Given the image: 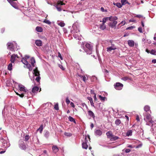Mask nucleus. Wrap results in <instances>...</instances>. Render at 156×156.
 <instances>
[{"label":"nucleus","instance_id":"nucleus-1","mask_svg":"<svg viewBox=\"0 0 156 156\" xmlns=\"http://www.w3.org/2000/svg\"><path fill=\"white\" fill-rule=\"evenodd\" d=\"M87 49H85V51L87 54L91 55L93 51V47L90 44L87 43L85 45Z\"/></svg>","mask_w":156,"mask_h":156},{"label":"nucleus","instance_id":"nucleus-2","mask_svg":"<svg viewBox=\"0 0 156 156\" xmlns=\"http://www.w3.org/2000/svg\"><path fill=\"white\" fill-rule=\"evenodd\" d=\"M144 115L146 117V118H144V120L146 121L147 122H149L150 123H152L153 122L152 119L151 115L150 113L149 112L145 113L144 114Z\"/></svg>","mask_w":156,"mask_h":156},{"label":"nucleus","instance_id":"nucleus-3","mask_svg":"<svg viewBox=\"0 0 156 156\" xmlns=\"http://www.w3.org/2000/svg\"><path fill=\"white\" fill-rule=\"evenodd\" d=\"M118 19V18L116 16H111L109 17H104L102 21H100V22H102L103 24H105V23L106 22V21L109 20L110 21H111L112 20H117Z\"/></svg>","mask_w":156,"mask_h":156},{"label":"nucleus","instance_id":"nucleus-4","mask_svg":"<svg viewBox=\"0 0 156 156\" xmlns=\"http://www.w3.org/2000/svg\"><path fill=\"white\" fill-rule=\"evenodd\" d=\"M116 20H112L111 21H112L109 23L108 25L110 27L114 29H118L119 27H116V25L117 24V22L116 21Z\"/></svg>","mask_w":156,"mask_h":156},{"label":"nucleus","instance_id":"nucleus-5","mask_svg":"<svg viewBox=\"0 0 156 156\" xmlns=\"http://www.w3.org/2000/svg\"><path fill=\"white\" fill-rule=\"evenodd\" d=\"M21 62L25 65H26L27 67L29 69V70H32V67L31 65L29 64L26 58H23L21 60Z\"/></svg>","mask_w":156,"mask_h":156},{"label":"nucleus","instance_id":"nucleus-6","mask_svg":"<svg viewBox=\"0 0 156 156\" xmlns=\"http://www.w3.org/2000/svg\"><path fill=\"white\" fill-rule=\"evenodd\" d=\"M123 86V84L122 83L119 82H117L114 85V87L116 90H120L122 89Z\"/></svg>","mask_w":156,"mask_h":156},{"label":"nucleus","instance_id":"nucleus-7","mask_svg":"<svg viewBox=\"0 0 156 156\" xmlns=\"http://www.w3.org/2000/svg\"><path fill=\"white\" fill-rule=\"evenodd\" d=\"M20 142L19 146L20 148L21 149L25 150L27 147L25 144L22 140L20 141Z\"/></svg>","mask_w":156,"mask_h":156},{"label":"nucleus","instance_id":"nucleus-8","mask_svg":"<svg viewBox=\"0 0 156 156\" xmlns=\"http://www.w3.org/2000/svg\"><path fill=\"white\" fill-rule=\"evenodd\" d=\"M7 48L11 51L14 50V46L13 44L11 42H8L7 44Z\"/></svg>","mask_w":156,"mask_h":156},{"label":"nucleus","instance_id":"nucleus-9","mask_svg":"<svg viewBox=\"0 0 156 156\" xmlns=\"http://www.w3.org/2000/svg\"><path fill=\"white\" fill-rule=\"evenodd\" d=\"M7 1L10 3L11 5L15 9L18 8V6L16 3L13 0H7Z\"/></svg>","mask_w":156,"mask_h":156},{"label":"nucleus","instance_id":"nucleus-10","mask_svg":"<svg viewBox=\"0 0 156 156\" xmlns=\"http://www.w3.org/2000/svg\"><path fill=\"white\" fill-rule=\"evenodd\" d=\"M102 131L99 129H95L94 130V134L96 136H100L102 135Z\"/></svg>","mask_w":156,"mask_h":156},{"label":"nucleus","instance_id":"nucleus-11","mask_svg":"<svg viewBox=\"0 0 156 156\" xmlns=\"http://www.w3.org/2000/svg\"><path fill=\"white\" fill-rule=\"evenodd\" d=\"M36 45L38 47L41 46L42 45V42L40 40H37L35 41Z\"/></svg>","mask_w":156,"mask_h":156},{"label":"nucleus","instance_id":"nucleus-12","mask_svg":"<svg viewBox=\"0 0 156 156\" xmlns=\"http://www.w3.org/2000/svg\"><path fill=\"white\" fill-rule=\"evenodd\" d=\"M33 74L35 76H40V74L39 71L38 70L37 68L36 67L35 69L33 70Z\"/></svg>","mask_w":156,"mask_h":156},{"label":"nucleus","instance_id":"nucleus-13","mask_svg":"<svg viewBox=\"0 0 156 156\" xmlns=\"http://www.w3.org/2000/svg\"><path fill=\"white\" fill-rule=\"evenodd\" d=\"M19 89L20 91H23L26 93V87L23 85H19L18 86Z\"/></svg>","mask_w":156,"mask_h":156},{"label":"nucleus","instance_id":"nucleus-14","mask_svg":"<svg viewBox=\"0 0 156 156\" xmlns=\"http://www.w3.org/2000/svg\"><path fill=\"white\" fill-rule=\"evenodd\" d=\"M144 110L146 112L145 113L149 112L150 113H151V111L150 110V107L148 105H146L144 108Z\"/></svg>","mask_w":156,"mask_h":156},{"label":"nucleus","instance_id":"nucleus-15","mask_svg":"<svg viewBox=\"0 0 156 156\" xmlns=\"http://www.w3.org/2000/svg\"><path fill=\"white\" fill-rule=\"evenodd\" d=\"M106 135L107 136V138L110 139L113 134L112 133V132L111 131H109L107 132L106 133Z\"/></svg>","mask_w":156,"mask_h":156},{"label":"nucleus","instance_id":"nucleus-16","mask_svg":"<svg viewBox=\"0 0 156 156\" xmlns=\"http://www.w3.org/2000/svg\"><path fill=\"white\" fill-rule=\"evenodd\" d=\"M88 114L90 116V117H92L93 119H94L95 115L94 113L91 111L89 110L88 111Z\"/></svg>","mask_w":156,"mask_h":156},{"label":"nucleus","instance_id":"nucleus-17","mask_svg":"<svg viewBox=\"0 0 156 156\" xmlns=\"http://www.w3.org/2000/svg\"><path fill=\"white\" fill-rule=\"evenodd\" d=\"M86 137L85 138V141L84 142H83L82 144V147L83 148L87 149L88 147V145H87V143L86 142Z\"/></svg>","mask_w":156,"mask_h":156},{"label":"nucleus","instance_id":"nucleus-18","mask_svg":"<svg viewBox=\"0 0 156 156\" xmlns=\"http://www.w3.org/2000/svg\"><path fill=\"white\" fill-rule=\"evenodd\" d=\"M119 138L118 136H116L115 135H114L113 134L112 135L111 138L110 139V140L112 141H115L116 140L119 139Z\"/></svg>","mask_w":156,"mask_h":156},{"label":"nucleus","instance_id":"nucleus-19","mask_svg":"<svg viewBox=\"0 0 156 156\" xmlns=\"http://www.w3.org/2000/svg\"><path fill=\"white\" fill-rule=\"evenodd\" d=\"M128 44L129 46L133 47L134 46V42L133 40H129L128 41Z\"/></svg>","mask_w":156,"mask_h":156},{"label":"nucleus","instance_id":"nucleus-20","mask_svg":"<svg viewBox=\"0 0 156 156\" xmlns=\"http://www.w3.org/2000/svg\"><path fill=\"white\" fill-rule=\"evenodd\" d=\"M52 149L53 151L55 153H56L58 151V147L56 146H53L52 147Z\"/></svg>","mask_w":156,"mask_h":156},{"label":"nucleus","instance_id":"nucleus-21","mask_svg":"<svg viewBox=\"0 0 156 156\" xmlns=\"http://www.w3.org/2000/svg\"><path fill=\"white\" fill-rule=\"evenodd\" d=\"M39 90V88L38 87L36 86L33 88L32 90V92L33 93H36Z\"/></svg>","mask_w":156,"mask_h":156},{"label":"nucleus","instance_id":"nucleus-22","mask_svg":"<svg viewBox=\"0 0 156 156\" xmlns=\"http://www.w3.org/2000/svg\"><path fill=\"white\" fill-rule=\"evenodd\" d=\"M30 61L32 66L33 67H34L35 66L34 63L35 62V61L34 58L33 57L31 58L30 59Z\"/></svg>","mask_w":156,"mask_h":156},{"label":"nucleus","instance_id":"nucleus-23","mask_svg":"<svg viewBox=\"0 0 156 156\" xmlns=\"http://www.w3.org/2000/svg\"><path fill=\"white\" fill-rule=\"evenodd\" d=\"M100 28L101 30H104L106 28V26L105 24L102 23L100 25Z\"/></svg>","mask_w":156,"mask_h":156},{"label":"nucleus","instance_id":"nucleus-24","mask_svg":"<svg viewBox=\"0 0 156 156\" xmlns=\"http://www.w3.org/2000/svg\"><path fill=\"white\" fill-rule=\"evenodd\" d=\"M87 99L90 101L91 105L94 106V103L93 102L92 98L90 97H87Z\"/></svg>","mask_w":156,"mask_h":156},{"label":"nucleus","instance_id":"nucleus-25","mask_svg":"<svg viewBox=\"0 0 156 156\" xmlns=\"http://www.w3.org/2000/svg\"><path fill=\"white\" fill-rule=\"evenodd\" d=\"M14 56V55H12L11 56L10 61L12 63H14L15 60L16 58Z\"/></svg>","mask_w":156,"mask_h":156},{"label":"nucleus","instance_id":"nucleus-26","mask_svg":"<svg viewBox=\"0 0 156 156\" xmlns=\"http://www.w3.org/2000/svg\"><path fill=\"white\" fill-rule=\"evenodd\" d=\"M36 30L38 32H41L43 31V29L42 27H37L36 28Z\"/></svg>","mask_w":156,"mask_h":156},{"label":"nucleus","instance_id":"nucleus-27","mask_svg":"<svg viewBox=\"0 0 156 156\" xmlns=\"http://www.w3.org/2000/svg\"><path fill=\"white\" fill-rule=\"evenodd\" d=\"M115 48H112V46L107 47V51L108 52L111 51L112 50H115Z\"/></svg>","mask_w":156,"mask_h":156},{"label":"nucleus","instance_id":"nucleus-28","mask_svg":"<svg viewBox=\"0 0 156 156\" xmlns=\"http://www.w3.org/2000/svg\"><path fill=\"white\" fill-rule=\"evenodd\" d=\"M132 130H129L127 131L126 133V135L127 136H131L132 135Z\"/></svg>","mask_w":156,"mask_h":156},{"label":"nucleus","instance_id":"nucleus-29","mask_svg":"<svg viewBox=\"0 0 156 156\" xmlns=\"http://www.w3.org/2000/svg\"><path fill=\"white\" fill-rule=\"evenodd\" d=\"M43 125H41L40 127L37 130V131H39L41 133H42V132L43 130Z\"/></svg>","mask_w":156,"mask_h":156},{"label":"nucleus","instance_id":"nucleus-30","mask_svg":"<svg viewBox=\"0 0 156 156\" xmlns=\"http://www.w3.org/2000/svg\"><path fill=\"white\" fill-rule=\"evenodd\" d=\"M65 4L63 3V2L60 1L58 0L57 2V3L56 5H58L59 6V5H65Z\"/></svg>","mask_w":156,"mask_h":156},{"label":"nucleus","instance_id":"nucleus-31","mask_svg":"<svg viewBox=\"0 0 156 156\" xmlns=\"http://www.w3.org/2000/svg\"><path fill=\"white\" fill-rule=\"evenodd\" d=\"M12 63H11L9 64L8 66V69L10 71H11L12 69Z\"/></svg>","mask_w":156,"mask_h":156},{"label":"nucleus","instance_id":"nucleus-32","mask_svg":"<svg viewBox=\"0 0 156 156\" xmlns=\"http://www.w3.org/2000/svg\"><path fill=\"white\" fill-rule=\"evenodd\" d=\"M121 123V121L119 119H116L115 122V124L117 126L119 125Z\"/></svg>","mask_w":156,"mask_h":156},{"label":"nucleus","instance_id":"nucleus-33","mask_svg":"<svg viewBox=\"0 0 156 156\" xmlns=\"http://www.w3.org/2000/svg\"><path fill=\"white\" fill-rule=\"evenodd\" d=\"M68 119H69V120L70 121H71V122H73L74 123H76V121H75V119L72 117L70 116H69V117Z\"/></svg>","mask_w":156,"mask_h":156},{"label":"nucleus","instance_id":"nucleus-34","mask_svg":"<svg viewBox=\"0 0 156 156\" xmlns=\"http://www.w3.org/2000/svg\"><path fill=\"white\" fill-rule=\"evenodd\" d=\"M113 4L115 5H116L117 7H119V8H121L122 7V5H121V3H118V2L116 3H114Z\"/></svg>","mask_w":156,"mask_h":156},{"label":"nucleus","instance_id":"nucleus-35","mask_svg":"<svg viewBox=\"0 0 156 156\" xmlns=\"http://www.w3.org/2000/svg\"><path fill=\"white\" fill-rule=\"evenodd\" d=\"M126 23V22L125 21H123L122 22H121V23H120L118 24V26H119L120 27L124 25Z\"/></svg>","mask_w":156,"mask_h":156},{"label":"nucleus","instance_id":"nucleus-36","mask_svg":"<svg viewBox=\"0 0 156 156\" xmlns=\"http://www.w3.org/2000/svg\"><path fill=\"white\" fill-rule=\"evenodd\" d=\"M44 23H45L48 24H51V22H50L48 20H47V19H45L44 21H43Z\"/></svg>","mask_w":156,"mask_h":156},{"label":"nucleus","instance_id":"nucleus-37","mask_svg":"<svg viewBox=\"0 0 156 156\" xmlns=\"http://www.w3.org/2000/svg\"><path fill=\"white\" fill-rule=\"evenodd\" d=\"M150 53L152 55H156V51L153 49L150 52Z\"/></svg>","mask_w":156,"mask_h":156},{"label":"nucleus","instance_id":"nucleus-38","mask_svg":"<svg viewBox=\"0 0 156 156\" xmlns=\"http://www.w3.org/2000/svg\"><path fill=\"white\" fill-rule=\"evenodd\" d=\"M64 135L70 137L72 135V134L71 133L65 132Z\"/></svg>","mask_w":156,"mask_h":156},{"label":"nucleus","instance_id":"nucleus-39","mask_svg":"<svg viewBox=\"0 0 156 156\" xmlns=\"http://www.w3.org/2000/svg\"><path fill=\"white\" fill-rule=\"evenodd\" d=\"M54 108L55 110H59V108H58V103H57L54 106Z\"/></svg>","mask_w":156,"mask_h":156},{"label":"nucleus","instance_id":"nucleus-40","mask_svg":"<svg viewBox=\"0 0 156 156\" xmlns=\"http://www.w3.org/2000/svg\"><path fill=\"white\" fill-rule=\"evenodd\" d=\"M58 25L59 26H60L61 27H63L65 25V24L64 23L60 22L59 23H58Z\"/></svg>","mask_w":156,"mask_h":156},{"label":"nucleus","instance_id":"nucleus-41","mask_svg":"<svg viewBox=\"0 0 156 156\" xmlns=\"http://www.w3.org/2000/svg\"><path fill=\"white\" fill-rule=\"evenodd\" d=\"M35 78V80L38 82L40 83V80L41 79L40 76H37Z\"/></svg>","mask_w":156,"mask_h":156},{"label":"nucleus","instance_id":"nucleus-42","mask_svg":"<svg viewBox=\"0 0 156 156\" xmlns=\"http://www.w3.org/2000/svg\"><path fill=\"white\" fill-rule=\"evenodd\" d=\"M55 7L58 11H62V9L61 7H59L58 5H55Z\"/></svg>","mask_w":156,"mask_h":156},{"label":"nucleus","instance_id":"nucleus-43","mask_svg":"<svg viewBox=\"0 0 156 156\" xmlns=\"http://www.w3.org/2000/svg\"><path fill=\"white\" fill-rule=\"evenodd\" d=\"M126 0H121V2L122 5H125L126 4Z\"/></svg>","mask_w":156,"mask_h":156},{"label":"nucleus","instance_id":"nucleus-44","mask_svg":"<svg viewBox=\"0 0 156 156\" xmlns=\"http://www.w3.org/2000/svg\"><path fill=\"white\" fill-rule=\"evenodd\" d=\"M129 79V78L127 76H125L122 78L121 79L124 81H126Z\"/></svg>","mask_w":156,"mask_h":156},{"label":"nucleus","instance_id":"nucleus-45","mask_svg":"<svg viewBox=\"0 0 156 156\" xmlns=\"http://www.w3.org/2000/svg\"><path fill=\"white\" fill-rule=\"evenodd\" d=\"M66 102L67 105H68L70 103V101L68 97H67L66 99Z\"/></svg>","mask_w":156,"mask_h":156},{"label":"nucleus","instance_id":"nucleus-46","mask_svg":"<svg viewBox=\"0 0 156 156\" xmlns=\"http://www.w3.org/2000/svg\"><path fill=\"white\" fill-rule=\"evenodd\" d=\"M135 28V27L134 26H131L127 27L126 28L127 30H132Z\"/></svg>","mask_w":156,"mask_h":156},{"label":"nucleus","instance_id":"nucleus-47","mask_svg":"<svg viewBox=\"0 0 156 156\" xmlns=\"http://www.w3.org/2000/svg\"><path fill=\"white\" fill-rule=\"evenodd\" d=\"M99 98L102 101H105V97H103L101 95L99 96Z\"/></svg>","mask_w":156,"mask_h":156},{"label":"nucleus","instance_id":"nucleus-48","mask_svg":"<svg viewBox=\"0 0 156 156\" xmlns=\"http://www.w3.org/2000/svg\"><path fill=\"white\" fill-rule=\"evenodd\" d=\"M29 139V136L28 135H26L25 137V140L26 141H27Z\"/></svg>","mask_w":156,"mask_h":156},{"label":"nucleus","instance_id":"nucleus-49","mask_svg":"<svg viewBox=\"0 0 156 156\" xmlns=\"http://www.w3.org/2000/svg\"><path fill=\"white\" fill-rule=\"evenodd\" d=\"M82 78L83 79V80L85 82H86V80H87V78L85 76H83Z\"/></svg>","mask_w":156,"mask_h":156},{"label":"nucleus","instance_id":"nucleus-50","mask_svg":"<svg viewBox=\"0 0 156 156\" xmlns=\"http://www.w3.org/2000/svg\"><path fill=\"white\" fill-rule=\"evenodd\" d=\"M142 28L141 27H139L138 28V30L140 32V33H142Z\"/></svg>","mask_w":156,"mask_h":156},{"label":"nucleus","instance_id":"nucleus-51","mask_svg":"<svg viewBox=\"0 0 156 156\" xmlns=\"http://www.w3.org/2000/svg\"><path fill=\"white\" fill-rule=\"evenodd\" d=\"M81 105L82 106V107L84 108L85 106L86 107H87V105L85 103H82L81 104Z\"/></svg>","mask_w":156,"mask_h":156},{"label":"nucleus","instance_id":"nucleus-52","mask_svg":"<svg viewBox=\"0 0 156 156\" xmlns=\"http://www.w3.org/2000/svg\"><path fill=\"white\" fill-rule=\"evenodd\" d=\"M58 57H59L61 60H62V58L61 56V54L59 52H58Z\"/></svg>","mask_w":156,"mask_h":156},{"label":"nucleus","instance_id":"nucleus-53","mask_svg":"<svg viewBox=\"0 0 156 156\" xmlns=\"http://www.w3.org/2000/svg\"><path fill=\"white\" fill-rule=\"evenodd\" d=\"M19 96L21 98H23L24 96V95L23 93L20 94Z\"/></svg>","mask_w":156,"mask_h":156},{"label":"nucleus","instance_id":"nucleus-54","mask_svg":"<svg viewBox=\"0 0 156 156\" xmlns=\"http://www.w3.org/2000/svg\"><path fill=\"white\" fill-rule=\"evenodd\" d=\"M70 105L72 107L74 108L75 105H74V104L73 102H71Z\"/></svg>","mask_w":156,"mask_h":156},{"label":"nucleus","instance_id":"nucleus-55","mask_svg":"<svg viewBox=\"0 0 156 156\" xmlns=\"http://www.w3.org/2000/svg\"><path fill=\"white\" fill-rule=\"evenodd\" d=\"M111 45H112V46H112V48H115V49H116V47L115 46V44H111Z\"/></svg>","mask_w":156,"mask_h":156},{"label":"nucleus","instance_id":"nucleus-56","mask_svg":"<svg viewBox=\"0 0 156 156\" xmlns=\"http://www.w3.org/2000/svg\"><path fill=\"white\" fill-rule=\"evenodd\" d=\"M130 151V150L129 149H126L125 151V152L127 153L129 152Z\"/></svg>","mask_w":156,"mask_h":156},{"label":"nucleus","instance_id":"nucleus-57","mask_svg":"<svg viewBox=\"0 0 156 156\" xmlns=\"http://www.w3.org/2000/svg\"><path fill=\"white\" fill-rule=\"evenodd\" d=\"M94 98L95 101L97 100L96 94L95 93L94 94Z\"/></svg>","mask_w":156,"mask_h":156},{"label":"nucleus","instance_id":"nucleus-58","mask_svg":"<svg viewBox=\"0 0 156 156\" xmlns=\"http://www.w3.org/2000/svg\"><path fill=\"white\" fill-rule=\"evenodd\" d=\"M136 120L138 122L140 121L139 117L138 115L137 116H136Z\"/></svg>","mask_w":156,"mask_h":156},{"label":"nucleus","instance_id":"nucleus-59","mask_svg":"<svg viewBox=\"0 0 156 156\" xmlns=\"http://www.w3.org/2000/svg\"><path fill=\"white\" fill-rule=\"evenodd\" d=\"M152 62L154 63H156V59H154L152 60Z\"/></svg>","mask_w":156,"mask_h":156},{"label":"nucleus","instance_id":"nucleus-60","mask_svg":"<svg viewBox=\"0 0 156 156\" xmlns=\"http://www.w3.org/2000/svg\"><path fill=\"white\" fill-rule=\"evenodd\" d=\"M101 10L102 11V12H103L104 11V8L103 7H101Z\"/></svg>","mask_w":156,"mask_h":156},{"label":"nucleus","instance_id":"nucleus-61","mask_svg":"<svg viewBox=\"0 0 156 156\" xmlns=\"http://www.w3.org/2000/svg\"><path fill=\"white\" fill-rule=\"evenodd\" d=\"M142 145L141 144H139L138 146H137L136 147V148H139V147H141Z\"/></svg>","mask_w":156,"mask_h":156},{"label":"nucleus","instance_id":"nucleus-62","mask_svg":"<svg viewBox=\"0 0 156 156\" xmlns=\"http://www.w3.org/2000/svg\"><path fill=\"white\" fill-rule=\"evenodd\" d=\"M13 55H14V57L15 58H19V57L18 56V55H15V54H13Z\"/></svg>","mask_w":156,"mask_h":156},{"label":"nucleus","instance_id":"nucleus-63","mask_svg":"<svg viewBox=\"0 0 156 156\" xmlns=\"http://www.w3.org/2000/svg\"><path fill=\"white\" fill-rule=\"evenodd\" d=\"M136 17L140 18L141 17V16L140 15H137L136 16Z\"/></svg>","mask_w":156,"mask_h":156},{"label":"nucleus","instance_id":"nucleus-64","mask_svg":"<svg viewBox=\"0 0 156 156\" xmlns=\"http://www.w3.org/2000/svg\"><path fill=\"white\" fill-rule=\"evenodd\" d=\"M90 126L92 128L94 127V125L93 123H91L90 125Z\"/></svg>","mask_w":156,"mask_h":156}]
</instances>
